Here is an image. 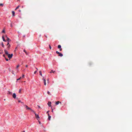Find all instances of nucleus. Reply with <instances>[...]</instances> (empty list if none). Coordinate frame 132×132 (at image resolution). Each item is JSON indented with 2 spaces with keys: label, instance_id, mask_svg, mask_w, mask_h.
<instances>
[{
  "label": "nucleus",
  "instance_id": "obj_1",
  "mask_svg": "<svg viewBox=\"0 0 132 132\" xmlns=\"http://www.w3.org/2000/svg\"><path fill=\"white\" fill-rule=\"evenodd\" d=\"M26 107L27 110H30L32 112L35 114V116H38V114H36L34 111L32 109L30 108L28 106L26 105Z\"/></svg>",
  "mask_w": 132,
  "mask_h": 132
},
{
  "label": "nucleus",
  "instance_id": "obj_2",
  "mask_svg": "<svg viewBox=\"0 0 132 132\" xmlns=\"http://www.w3.org/2000/svg\"><path fill=\"white\" fill-rule=\"evenodd\" d=\"M13 55V54H9L7 55L9 59L12 57Z\"/></svg>",
  "mask_w": 132,
  "mask_h": 132
},
{
  "label": "nucleus",
  "instance_id": "obj_3",
  "mask_svg": "<svg viewBox=\"0 0 132 132\" xmlns=\"http://www.w3.org/2000/svg\"><path fill=\"white\" fill-rule=\"evenodd\" d=\"M39 116H36V118L38 120V122H39V123L40 124L41 123L40 122V121H39V118H40L39 117Z\"/></svg>",
  "mask_w": 132,
  "mask_h": 132
},
{
  "label": "nucleus",
  "instance_id": "obj_4",
  "mask_svg": "<svg viewBox=\"0 0 132 132\" xmlns=\"http://www.w3.org/2000/svg\"><path fill=\"white\" fill-rule=\"evenodd\" d=\"M43 79L44 81V84L45 85H46V82L45 79L44 78V77H43Z\"/></svg>",
  "mask_w": 132,
  "mask_h": 132
},
{
  "label": "nucleus",
  "instance_id": "obj_5",
  "mask_svg": "<svg viewBox=\"0 0 132 132\" xmlns=\"http://www.w3.org/2000/svg\"><path fill=\"white\" fill-rule=\"evenodd\" d=\"M4 52H5V54L6 55H8V54H9L8 53V51L7 50H4Z\"/></svg>",
  "mask_w": 132,
  "mask_h": 132
},
{
  "label": "nucleus",
  "instance_id": "obj_6",
  "mask_svg": "<svg viewBox=\"0 0 132 132\" xmlns=\"http://www.w3.org/2000/svg\"><path fill=\"white\" fill-rule=\"evenodd\" d=\"M12 96L14 98H15L16 97V95L15 94V93L13 94Z\"/></svg>",
  "mask_w": 132,
  "mask_h": 132
},
{
  "label": "nucleus",
  "instance_id": "obj_7",
  "mask_svg": "<svg viewBox=\"0 0 132 132\" xmlns=\"http://www.w3.org/2000/svg\"><path fill=\"white\" fill-rule=\"evenodd\" d=\"M51 102H49L48 103V105L49 106H51Z\"/></svg>",
  "mask_w": 132,
  "mask_h": 132
},
{
  "label": "nucleus",
  "instance_id": "obj_8",
  "mask_svg": "<svg viewBox=\"0 0 132 132\" xmlns=\"http://www.w3.org/2000/svg\"><path fill=\"white\" fill-rule=\"evenodd\" d=\"M63 56V55L61 53H59V56H60L61 57H62Z\"/></svg>",
  "mask_w": 132,
  "mask_h": 132
},
{
  "label": "nucleus",
  "instance_id": "obj_9",
  "mask_svg": "<svg viewBox=\"0 0 132 132\" xmlns=\"http://www.w3.org/2000/svg\"><path fill=\"white\" fill-rule=\"evenodd\" d=\"M12 14L13 16H15V12L14 11H12Z\"/></svg>",
  "mask_w": 132,
  "mask_h": 132
},
{
  "label": "nucleus",
  "instance_id": "obj_10",
  "mask_svg": "<svg viewBox=\"0 0 132 132\" xmlns=\"http://www.w3.org/2000/svg\"><path fill=\"white\" fill-rule=\"evenodd\" d=\"M59 103H61V102H60L59 101H57V102H56V104L57 105H58L59 104Z\"/></svg>",
  "mask_w": 132,
  "mask_h": 132
},
{
  "label": "nucleus",
  "instance_id": "obj_11",
  "mask_svg": "<svg viewBox=\"0 0 132 132\" xmlns=\"http://www.w3.org/2000/svg\"><path fill=\"white\" fill-rule=\"evenodd\" d=\"M22 88H20V89L19 90V93H21V90H22Z\"/></svg>",
  "mask_w": 132,
  "mask_h": 132
},
{
  "label": "nucleus",
  "instance_id": "obj_12",
  "mask_svg": "<svg viewBox=\"0 0 132 132\" xmlns=\"http://www.w3.org/2000/svg\"><path fill=\"white\" fill-rule=\"evenodd\" d=\"M2 39H3V41H4V42H6V41L5 40L4 36H2Z\"/></svg>",
  "mask_w": 132,
  "mask_h": 132
},
{
  "label": "nucleus",
  "instance_id": "obj_13",
  "mask_svg": "<svg viewBox=\"0 0 132 132\" xmlns=\"http://www.w3.org/2000/svg\"><path fill=\"white\" fill-rule=\"evenodd\" d=\"M10 45H9L7 47V49L8 50H9V48H10Z\"/></svg>",
  "mask_w": 132,
  "mask_h": 132
},
{
  "label": "nucleus",
  "instance_id": "obj_14",
  "mask_svg": "<svg viewBox=\"0 0 132 132\" xmlns=\"http://www.w3.org/2000/svg\"><path fill=\"white\" fill-rule=\"evenodd\" d=\"M55 71H53V70H51V71L50 72V73H52V72H53V73H54L55 72Z\"/></svg>",
  "mask_w": 132,
  "mask_h": 132
},
{
  "label": "nucleus",
  "instance_id": "obj_15",
  "mask_svg": "<svg viewBox=\"0 0 132 132\" xmlns=\"http://www.w3.org/2000/svg\"><path fill=\"white\" fill-rule=\"evenodd\" d=\"M23 51L26 53L27 55H28V53L26 52V51L25 50H23Z\"/></svg>",
  "mask_w": 132,
  "mask_h": 132
},
{
  "label": "nucleus",
  "instance_id": "obj_16",
  "mask_svg": "<svg viewBox=\"0 0 132 132\" xmlns=\"http://www.w3.org/2000/svg\"><path fill=\"white\" fill-rule=\"evenodd\" d=\"M20 7V5H18L16 8V9H15V10H16L17 9H18L19 8V7Z\"/></svg>",
  "mask_w": 132,
  "mask_h": 132
},
{
  "label": "nucleus",
  "instance_id": "obj_17",
  "mask_svg": "<svg viewBox=\"0 0 132 132\" xmlns=\"http://www.w3.org/2000/svg\"><path fill=\"white\" fill-rule=\"evenodd\" d=\"M57 47L59 49V48H61V45H59Z\"/></svg>",
  "mask_w": 132,
  "mask_h": 132
},
{
  "label": "nucleus",
  "instance_id": "obj_18",
  "mask_svg": "<svg viewBox=\"0 0 132 132\" xmlns=\"http://www.w3.org/2000/svg\"><path fill=\"white\" fill-rule=\"evenodd\" d=\"M1 45L3 47H4V45L3 43V42H2L1 43Z\"/></svg>",
  "mask_w": 132,
  "mask_h": 132
},
{
  "label": "nucleus",
  "instance_id": "obj_19",
  "mask_svg": "<svg viewBox=\"0 0 132 132\" xmlns=\"http://www.w3.org/2000/svg\"><path fill=\"white\" fill-rule=\"evenodd\" d=\"M39 73H40V75L41 76H42V73L41 71H40L39 72Z\"/></svg>",
  "mask_w": 132,
  "mask_h": 132
},
{
  "label": "nucleus",
  "instance_id": "obj_20",
  "mask_svg": "<svg viewBox=\"0 0 132 132\" xmlns=\"http://www.w3.org/2000/svg\"><path fill=\"white\" fill-rule=\"evenodd\" d=\"M51 118V116H48V119L49 120H50Z\"/></svg>",
  "mask_w": 132,
  "mask_h": 132
},
{
  "label": "nucleus",
  "instance_id": "obj_21",
  "mask_svg": "<svg viewBox=\"0 0 132 132\" xmlns=\"http://www.w3.org/2000/svg\"><path fill=\"white\" fill-rule=\"evenodd\" d=\"M8 93L10 94H12V93L8 91Z\"/></svg>",
  "mask_w": 132,
  "mask_h": 132
},
{
  "label": "nucleus",
  "instance_id": "obj_22",
  "mask_svg": "<svg viewBox=\"0 0 132 132\" xmlns=\"http://www.w3.org/2000/svg\"><path fill=\"white\" fill-rule=\"evenodd\" d=\"M9 40H10V39L8 38H7V40L8 42Z\"/></svg>",
  "mask_w": 132,
  "mask_h": 132
},
{
  "label": "nucleus",
  "instance_id": "obj_23",
  "mask_svg": "<svg viewBox=\"0 0 132 132\" xmlns=\"http://www.w3.org/2000/svg\"><path fill=\"white\" fill-rule=\"evenodd\" d=\"M56 53L57 54H59L60 53L59 52L56 51Z\"/></svg>",
  "mask_w": 132,
  "mask_h": 132
},
{
  "label": "nucleus",
  "instance_id": "obj_24",
  "mask_svg": "<svg viewBox=\"0 0 132 132\" xmlns=\"http://www.w3.org/2000/svg\"><path fill=\"white\" fill-rule=\"evenodd\" d=\"M47 94H48V95H50V92L48 91L47 92Z\"/></svg>",
  "mask_w": 132,
  "mask_h": 132
},
{
  "label": "nucleus",
  "instance_id": "obj_25",
  "mask_svg": "<svg viewBox=\"0 0 132 132\" xmlns=\"http://www.w3.org/2000/svg\"><path fill=\"white\" fill-rule=\"evenodd\" d=\"M5 59L6 61H8L9 60L7 59L5 57Z\"/></svg>",
  "mask_w": 132,
  "mask_h": 132
},
{
  "label": "nucleus",
  "instance_id": "obj_26",
  "mask_svg": "<svg viewBox=\"0 0 132 132\" xmlns=\"http://www.w3.org/2000/svg\"><path fill=\"white\" fill-rule=\"evenodd\" d=\"M21 77H20L19 78V79H17V80H20V79H21Z\"/></svg>",
  "mask_w": 132,
  "mask_h": 132
},
{
  "label": "nucleus",
  "instance_id": "obj_27",
  "mask_svg": "<svg viewBox=\"0 0 132 132\" xmlns=\"http://www.w3.org/2000/svg\"><path fill=\"white\" fill-rule=\"evenodd\" d=\"M3 5L2 4V3H0V6H3Z\"/></svg>",
  "mask_w": 132,
  "mask_h": 132
},
{
  "label": "nucleus",
  "instance_id": "obj_28",
  "mask_svg": "<svg viewBox=\"0 0 132 132\" xmlns=\"http://www.w3.org/2000/svg\"><path fill=\"white\" fill-rule=\"evenodd\" d=\"M48 112H49V111H47V113L48 114V116H50L49 115V113H48Z\"/></svg>",
  "mask_w": 132,
  "mask_h": 132
},
{
  "label": "nucleus",
  "instance_id": "obj_29",
  "mask_svg": "<svg viewBox=\"0 0 132 132\" xmlns=\"http://www.w3.org/2000/svg\"><path fill=\"white\" fill-rule=\"evenodd\" d=\"M49 48H50V49H51V46L50 45H49Z\"/></svg>",
  "mask_w": 132,
  "mask_h": 132
},
{
  "label": "nucleus",
  "instance_id": "obj_30",
  "mask_svg": "<svg viewBox=\"0 0 132 132\" xmlns=\"http://www.w3.org/2000/svg\"><path fill=\"white\" fill-rule=\"evenodd\" d=\"M19 65H18L16 67V68H17L18 67H19Z\"/></svg>",
  "mask_w": 132,
  "mask_h": 132
},
{
  "label": "nucleus",
  "instance_id": "obj_31",
  "mask_svg": "<svg viewBox=\"0 0 132 132\" xmlns=\"http://www.w3.org/2000/svg\"><path fill=\"white\" fill-rule=\"evenodd\" d=\"M2 32L4 33L5 32V30H3L2 31Z\"/></svg>",
  "mask_w": 132,
  "mask_h": 132
},
{
  "label": "nucleus",
  "instance_id": "obj_32",
  "mask_svg": "<svg viewBox=\"0 0 132 132\" xmlns=\"http://www.w3.org/2000/svg\"><path fill=\"white\" fill-rule=\"evenodd\" d=\"M24 75H22V78H24Z\"/></svg>",
  "mask_w": 132,
  "mask_h": 132
},
{
  "label": "nucleus",
  "instance_id": "obj_33",
  "mask_svg": "<svg viewBox=\"0 0 132 132\" xmlns=\"http://www.w3.org/2000/svg\"><path fill=\"white\" fill-rule=\"evenodd\" d=\"M18 102H21V101H20V100H18Z\"/></svg>",
  "mask_w": 132,
  "mask_h": 132
},
{
  "label": "nucleus",
  "instance_id": "obj_34",
  "mask_svg": "<svg viewBox=\"0 0 132 132\" xmlns=\"http://www.w3.org/2000/svg\"><path fill=\"white\" fill-rule=\"evenodd\" d=\"M3 56L5 58V54H3Z\"/></svg>",
  "mask_w": 132,
  "mask_h": 132
},
{
  "label": "nucleus",
  "instance_id": "obj_35",
  "mask_svg": "<svg viewBox=\"0 0 132 132\" xmlns=\"http://www.w3.org/2000/svg\"><path fill=\"white\" fill-rule=\"evenodd\" d=\"M36 72H37V71H35V72H34V73L35 74H36Z\"/></svg>",
  "mask_w": 132,
  "mask_h": 132
},
{
  "label": "nucleus",
  "instance_id": "obj_36",
  "mask_svg": "<svg viewBox=\"0 0 132 132\" xmlns=\"http://www.w3.org/2000/svg\"><path fill=\"white\" fill-rule=\"evenodd\" d=\"M62 48H60V51H61L62 50Z\"/></svg>",
  "mask_w": 132,
  "mask_h": 132
},
{
  "label": "nucleus",
  "instance_id": "obj_37",
  "mask_svg": "<svg viewBox=\"0 0 132 132\" xmlns=\"http://www.w3.org/2000/svg\"><path fill=\"white\" fill-rule=\"evenodd\" d=\"M11 26L12 27V23H11Z\"/></svg>",
  "mask_w": 132,
  "mask_h": 132
},
{
  "label": "nucleus",
  "instance_id": "obj_38",
  "mask_svg": "<svg viewBox=\"0 0 132 132\" xmlns=\"http://www.w3.org/2000/svg\"><path fill=\"white\" fill-rule=\"evenodd\" d=\"M37 106L38 107V108H40V107L39 105H38Z\"/></svg>",
  "mask_w": 132,
  "mask_h": 132
},
{
  "label": "nucleus",
  "instance_id": "obj_39",
  "mask_svg": "<svg viewBox=\"0 0 132 132\" xmlns=\"http://www.w3.org/2000/svg\"><path fill=\"white\" fill-rule=\"evenodd\" d=\"M9 44V42H8V43H7V45Z\"/></svg>",
  "mask_w": 132,
  "mask_h": 132
},
{
  "label": "nucleus",
  "instance_id": "obj_40",
  "mask_svg": "<svg viewBox=\"0 0 132 132\" xmlns=\"http://www.w3.org/2000/svg\"><path fill=\"white\" fill-rule=\"evenodd\" d=\"M28 65H26V67H28Z\"/></svg>",
  "mask_w": 132,
  "mask_h": 132
},
{
  "label": "nucleus",
  "instance_id": "obj_41",
  "mask_svg": "<svg viewBox=\"0 0 132 132\" xmlns=\"http://www.w3.org/2000/svg\"><path fill=\"white\" fill-rule=\"evenodd\" d=\"M2 54V53L0 52V54Z\"/></svg>",
  "mask_w": 132,
  "mask_h": 132
},
{
  "label": "nucleus",
  "instance_id": "obj_42",
  "mask_svg": "<svg viewBox=\"0 0 132 132\" xmlns=\"http://www.w3.org/2000/svg\"><path fill=\"white\" fill-rule=\"evenodd\" d=\"M21 103H23L22 102H21Z\"/></svg>",
  "mask_w": 132,
  "mask_h": 132
},
{
  "label": "nucleus",
  "instance_id": "obj_43",
  "mask_svg": "<svg viewBox=\"0 0 132 132\" xmlns=\"http://www.w3.org/2000/svg\"><path fill=\"white\" fill-rule=\"evenodd\" d=\"M19 12H21V10H19Z\"/></svg>",
  "mask_w": 132,
  "mask_h": 132
},
{
  "label": "nucleus",
  "instance_id": "obj_44",
  "mask_svg": "<svg viewBox=\"0 0 132 132\" xmlns=\"http://www.w3.org/2000/svg\"><path fill=\"white\" fill-rule=\"evenodd\" d=\"M6 37L7 38H8L6 36Z\"/></svg>",
  "mask_w": 132,
  "mask_h": 132
},
{
  "label": "nucleus",
  "instance_id": "obj_45",
  "mask_svg": "<svg viewBox=\"0 0 132 132\" xmlns=\"http://www.w3.org/2000/svg\"><path fill=\"white\" fill-rule=\"evenodd\" d=\"M48 80H49V79H47V80L48 81Z\"/></svg>",
  "mask_w": 132,
  "mask_h": 132
},
{
  "label": "nucleus",
  "instance_id": "obj_46",
  "mask_svg": "<svg viewBox=\"0 0 132 132\" xmlns=\"http://www.w3.org/2000/svg\"><path fill=\"white\" fill-rule=\"evenodd\" d=\"M36 69L37 70H38V69L37 68H36Z\"/></svg>",
  "mask_w": 132,
  "mask_h": 132
},
{
  "label": "nucleus",
  "instance_id": "obj_47",
  "mask_svg": "<svg viewBox=\"0 0 132 132\" xmlns=\"http://www.w3.org/2000/svg\"><path fill=\"white\" fill-rule=\"evenodd\" d=\"M22 132H25V131H22Z\"/></svg>",
  "mask_w": 132,
  "mask_h": 132
},
{
  "label": "nucleus",
  "instance_id": "obj_48",
  "mask_svg": "<svg viewBox=\"0 0 132 132\" xmlns=\"http://www.w3.org/2000/svg\"><path fill=\"white\" fill-rule=\"evenodd\" d=\"M45 36L47 38V36Z\"/></svg>",
  "mask_w": 132,
  "mask_h": 132
},
{
  "label": "nucleus",
  "instance_id": "obj_49",
  "mask_svg": "<svg viewBox=\"0 0 132 132\" xmlns=\"http://www.w3.org/2000/svg\"><path fill=\"white\" fill-rule=\"evenodd\" d=\"M13 72H12V73L13 74Z\"/></svg>",
  "mask_w": 132,
  "mask_h": 132
},
{
  "label": "nucleus",
  "instance_id": "obj_50",
  "mask_svg": "<svg viewBox=\"0 0 132 132\" xmlns=\"http://www.w3.org/2000/svg\"><path fill=\"white\" fill-rule=\"evenodd\" d=\"M13 72H12V73L13 74Z\"/></svg>",
  "mask_w": 132,
  "mask_h": 132
},
{
  "label": "nucleus",
  "instance_id": "obj_51",
  "mask_svg": "<svg viewBox=\"0 0 132 132\" xmlns=\"http://www.w3.org/2000/svg\"><path fill=\"white\" fill-rule=\"evenodd\" d=\"M22 64H23V63H22Z\"/></svg>",
  "mask_w": 132,
  "mask_h": 132
},
{
  "label": "nucleus",
  "instance_id": "obj_52",
  "mask_svg": "<svg viewBox=\"0 0 132 132\" xmlns=\"http://www.w3.org/2000/svg\"><path fill=\"white\" fill-rule=\"evenodd\" d=\"M22 8H23V6H22Z\"/></svg>",
  "mask_w": 132,
  "mask_h": 132
}]
</instances>
